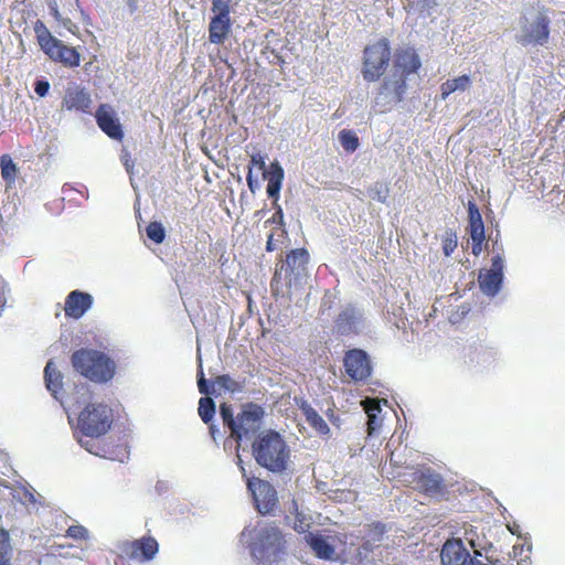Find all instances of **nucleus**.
I'll return each instance as SVG.
<instances>
[{
    "label": "nucleus",
    "instance_id": "nucleus-35",
    "mask_svg": "<svg viewBox=\"0 0 565 565\" xmlns=\"http://www.w3.org/2000/svg\"><path fill=\"white\" fill-rule=\"evenodd\" d=\"M12 547L10 544V535L7 530L0 527V559L11 556Z\"/></svg>",
    "mask_w": 565,
    "mask_h": 565
},
{
    "label": "nucleus",
    "instance_id": "nucleus-23",
    "mask_svg": "<svg viewBox=\"0 0 565 565\" xmlns=\"http://www.w3.org/2000/svg\"><path fill=\"white\" fill-rule=\"evenodd\" d=\"M264 175L268 179L267 194L274 199V202H277L284 180V170L278 162H274L270 164V171L267 174L264 173Z\"/></svg>",
    "mask_w": 565,
    "mask_h": 565
},
{
    "label": "nucleus",
    "instance_id": "nucleus-33",
    "mask_svg": "<svg viewBox=\"0 0 565 565\" xmlns=\"http://www.w3.org/2000/svg\"><path fill=\"white\" fill-rule=\"evenodd\" d=\"M441 244L445 256H450L457 248V234L451 230L447 231L443 237Z\"/></svg>",
    "mask_w": 565,
    "mask_h": 565
},
{
    "label": "nucleus",
    "instance_id": "nucleus-47",
    "mask_svg": "<svg viewBox=\"0 0 565 565\" xmlns=\"http://www.w3.org/2000/svg\"><path fill=\"white\" fill-rule=\"evenodd\" d=\"M10 559L11 556H9L8 558L0 559V565H11Z\"/></svg>",
    "mask_w": 565,
    "mask_h": 565
},
{
    "label": "nucleus",
    "instance_id": "nucleus-6",
    "mask_svg": "<svg viewBox=\"0 0 565 565\" xmlns=\"http://www.w3.org/2000/svg\"><path fill=\"white\" fill-rule=\"evenodd\" d=\"M33 30L41 50L52 61L58 62L68 68H74L79 65V52L75 47L67 46L61 40L54 38L43 21L36 20Z\"/></svg>",
    "mask_w": 565,
    "mask_h": 565
},
{
    "label": "nucleus",
    "instance_id": "nucleus-5",
    "mask_svg": "<svg viewBox=\"0 0 565 565\" xmlns=\"http://www.w3.org/2000/svg\"><path fill=\"white\" fill-rule=\"evenodd\" d=\"M220 415L225 426L228 427L231 437L239 443L243 438L254 435L260 425L264 411L259 405L247 404L235 417L232 406L227 403L220 405Z\"/></svg>",
    "mask_w": 565,
    "mask_h": 565
},
{
    "label": "nucleus",
    "instance_id": "nucleus-3",
    "mask_svg": "<svg viewBox=\"0 0 565 565\" xmlns=\"http://www.w3.org/2000/svg\"><path fill=\"white\" fill-rule=\"evenodd\" d=\"M252 556L264 565H277L286 554V540L279 527L266 524L253 529Z\"/></svg>",
    "mask_w": 565,
    "mask_h": 565
},
{
    "label": "nucleus",
    "instance_id": "nucleus-4",
    "mask_svg": "<svg viewBox=\"0 0 565 565\" xmlns=\"http://www.w3.org/2000/svg\"><path fill=\"white\" fill-rule=\"evenodd\" d=\"M72 366L84 377L94 383H107L116 373V364L106 353L82 348L73 352Z\"/></svg>",
    "mask_w": 565,
    "mask_h": 565
},
{
    "label": "nucleus",
    "instance_id": "nucleus-10",
    "mask_svg": "<svg viewBox=\"0 0 565 565\" xmlns=\"http://www.w3.org/2000/svg\"><path fill=\"white\" fill-rule=\"evenodd\" d=\"M238 466L243 478L246 479L247 489L253 497L257 511L262 514L271 512L278 503L277 492L273 484L259 478L247 477L246 469L241 458H238Z\"/></svg>",
    "mask_w": 565,
    "mask_h": 565
},
{
    "label": "nucleus",
    "instance_id": "nucleus-29",
    "mask_svg": "<svg viewBox=\"0 0 565 565\" xmlns=\"http://www.w3.org/2000/svg\"><path fill=\"white\" fill-rule=\"evenodd\" d=\"M198 412L204 424H210L212 422L215 415V403L210 395H205L200 398Z\"/></svg>",
    "mask_w": 565,
    "mask_h": 565
},
{
    "label": "nucleus",
    "instance_id": "nucleus-22",
    "mask_svg": "<svg viewBox=\"0 0 565 565\" xmlns=\"http://www.w3.org/2000/svg\"><path fill=\"white\" fill-rule=\"evenodd\" d=\"M503 274L494 273V270L480 271L478 281L481 291L487 296H495L502 285Z\"/></svg>",
    "mask_w": 565,
    "mask_h": 565
},
{
    "label": "nucleus",
    "instance_id": "nucleus-15",
    "mask_svg": "<svg viewBox=\"0 0 565 565\" xmlns=\"http://www.w3.org/2000/svg\"><path fill=\"white\" fill-rule=\"evenodd\" d=\"M467 232L472 241L471 252L475 256L481 254L486 241L484 225L481 213L473 201L468 202V227Z\"/></svg>",
    "mask_w": 565,
    "mask_h": 565
},
{
    "label": "nucleus",
    "instance_id": "nucleus-45",
    "mask_svg": "<svg viewBox=\"0 0 565 565\" xmlns=\"http://www.w3.org/2000/svg\"><path fill=\"white\" fill-rule=\"evenodd\" d=\"M423 8H431L436 4V0H417Z\"/></svg>",
    "mask_w": 565,
    "mask_h": 565
},
{
    "label": "nucleus",
    "instance_id": "nucleus-30",
    "mask_svg": "<svg viewBox=\"0 0 565 565\" xmlns=\"http://www.w3.org/2000/svg\"><path fill=\"white\" fill-rule=\"evenodd\" d=\"M338 137H339L341 146L348 152H354L360 146L359 137L352 130L342 129L339 132Z\"/></svg>",
    "mask_w": 565,
    "mask_h": 565
},
{
    "label": "nucleus",
    "instance_id": "nucleus-7",
    "mask_svg": "<svg viewBox=\"0 0 565 565\" xmlns=\"http://www.w3.org/2000/svg\"><path fill=\"white\" fill-rule=\"evenodd\" d=\"M310 255L306 248H296L287 253L286 258L276 266L271 279V289L277 295V285L284 280L288 289L300 285L307 276Z\"/></svg>",
    "mask_w": 565,
    "mask_h": 565
},
{
    "label": "nucleus",
    "instance_id": "nucleus-32",
    "mask_svg": "<svg viewBox=\"0 0 565 565\" xmlns=\"http://www.w3.org/2000/svg\"><path fill=\"white\" fill-rule=\"evenodd\" d=\"M274 205L276 207V211L273 214V216L265 222V224H267V223L276 224L278 226L276 230L278 232V236L281 237L286 234L285 222H284V212H282L281 206L277 202H274Z\"/></svg>",
    "mask_w": 565,
    "mask_h": 565
},
{
    "label": "nucleus",
    "instance_id": "nucleus-39",
    "mask_svg": "<svg viewBox=\"0 0 565 565\" xmlns=\"http://www.w3.org/2000/svg\"><path fill=\"white\" fill-rule=\"evenodd\" d=\"M50 89V83L47 81H38L34 84V92L40 96L44 97Z\"/></svg>",
    "mask_w": 565,
    "mask_h": 565
},
{
    "label": "nucleus",
    "instance_id": "nucleus-2",
    "mask_svg": "<svg viewBox=\"0 0 565 565\" xmlns=\"http://www.w3.org/2000/svg\"><path fill=\"white\" fill-rule=\"evenodd\" d=\"M252 451L260 467L271 472L287 469L290 450L279 433L269 429L259 434L252 444Z\"/></svg>",
    "mask_w": 565,
    "mask_h": 565
},
{
    "label": "nucleus",
    "instance_id": "nucleus-27",
    "mask_svg": "<svg viewBox=\"0 0 565 565\" xmlns=\"http://www.w3.org/2000/svg\"><path fill=\"white\" fill-rule=\"evenodd\" d=\"M471 85V78L469 75L463 74L452 79H447L440 86L441 98L446 99L450 94L456 90H466Z\"/></svg>",
    "mask_w": 565,
    "mask_h": 565
},
{
    "label": "nucleus",
    "instance_id": "nucleus-49",
    "mask_svg": "<svg viewBox=\"0 0 565 565\" xmlns=\"http://www.w3.org/2000/svg\"><path fill=\"white\" fill-rule=\"evenodd\" d=\"M476 556H481V553L479 551H475Z\"/></svg>",
    "mask_w": 565,
    "mask_h": 565
},
{
    "label": "nucleus",
    "instance_id": "nucleus-40",
    "mask_svg": "<svg viewBox=\"0 0 565 565\" xmlns=\"http://www.w3.org/2000/svg\"><path fill=\"white\" fill-rule=\"evenodd\" d=\"M249 167H257L259 170H265V159L260 154H254L250 159V166Z\"/></svg>",
    "mask_w": 565,
    "mask_h": 565
},
{
    "label": "nucleus",
    "instance_id": "nucleus-16",
    "mask_svg": "<svg viewBox=\"0 0 565 565\" xmlns=\"http://www.w3.org/2000/svg\"><path fill=\"white\" fill-rule=\"evenodd\" d=\"M92 105L90 94L79 85L70 86L62 99V108L67 111L90 114Z\"/></svg>",
    "mask_w": 565,
    "mask_h": 565
},
{
    "label": "nucleus",
    "instance_id": "nucleus-38",
    "mask_svg": "<svg viewBox=\"0 0 565 565\" xmlns=\"http://www.w3.org/2000/svg\"><path fill=\"white\" fill-rule=\"evenodd\" d=\"M363 405H364V409H365V413L366 414H371V413H375L377 415L381 414V406H380V402L375 398H366L364 402H363Z\"/></svg>",
    "mask_w": 565,
    "mask_h": 565
},
{
    "label": "nucleus",
    "instance_id": "nucleus-11",
    "mask_svg": "<svg viewBox=\"0 0 565 565\" xmlns=\"http://www.w3.org/2000/svg\"><path fill=\"white\" fill-rule=\"evenodd\" d=\"M343 366L347 375L354 382H366L372 375L370 356L362 349L347 351L343 358Z\"/></svg>",
    "mask_w": 565,
    "mask_h": 565
},
{
    "label": "nucleus",
    "instance_id": "nucleus-25",
    "mask_svg": "<svg viewBox=\"0 0 565 565\" xmlns=\"http://www.w3.org/2000/svg\"><path fill=\"white\" fill-rule=\"evenodd\" d=\"M302 414L309 426L315 429L319 435H329L330 428L327 422L318 414V412L311 407L308 403L303 402L300 406Z\"/></svg>",
    "mask_w": 565,
    "mask_h": 565
},
{
    "label": "nucleus",
    "instance_id": "nucleus-24",
    "mask_svg": "<svg viewBox=\"0 0 565 565\" xmlns=\"http://www.w3.org/2000/svg\"><path fill=\"white\" fill-rule=\"evenodd\" d=\"M44 381L46 388L56 398L63 388V374L57 370L56 365L50 360L44 369Z\"/></svg>",
    "mask_w": 565,
    "mask_h": 565
},
{
    "label": "nucleus",
    "instance_id": "nucleus-9",
    "mask_svg": "<svg viewBox=\"0 0 565 565\" xmlns=\"http://www.w3.org/2000/svg\"><path fill=\"white\" fill-rule=\"evenodd\" d=\"M404 481L429 498H443L447 492L444 477L431 467L418 466L405 473Z\"/></svg>",
    "mask_w": 565,
    "mask_h": 565
},
{
    "label": "nucleus",
    "instance_id": "nucleus-36",
    "mask_svg": "<svg viewBox=\"0 0 565 565\" xmlns=\"http://www.w3.org/2000/svg\"><path fill=\"white\" fill-rule=\"evenodd\" d=\"M66 536L76 541H84L88 539V531L83 525H71L66 530Z\"/></svg>",
    "mask_w": 565,
    "mask_h": 565
},
{
    "label": "nucleus",
    "instance_id": "nucleus-18",
    "mask_svg": "<svg viewBox=\"0 0 565 565\" xmlns=\"http://www.w3.org/2000/svg\"><path fill=\"white\" fill-rule=\"evenodd\" d=\"M93 301L88 292L78 289L71 291L65 298V316L76 320L82 318L92 308Z\"/></svg>",
    "mask_w": 565,
    "mask_h": 565
},
{
    "label": "nucleus",
    "instance_id": "nucleus-13",
    "mask_svg": "<svg viewBox=\"0 0 565 565\" xmlns=\"http://www.w3.org/2000/svg\"><path fill=\"white\" fill-rule=\"evenodd\" d=\"M198 388L203 395H218L220 391L230 393L239 392L242 385L227 374L218 375L209 383L204 376L202 364L200 363L198 370Z\"/></svg>",
    "mask_w": 565,
    "mask_h": 565
},
{
    "label": "nucleus",
    "instance_id": "nucleus-31",
    "mask_svg": "<svg viewBox=\"0 0 565 565\" xmlns=\"http://www.w3.org/2000/svg\"><path fill=\"white\" fill-rule=\"evenodd\" d=\"M146 233L149 239L156 244H161L166 237L164 228L160 222H150L146 227Z\"/></svg>",
    "mask_w": 565,
    "mask_h": 565
},
{
    "label": "nucleus",
    "instance_id": "nucleus-20",
    "mask_svg": "<svg viewBox=\"0 0 565 565\" xmlns=\"http://www.w3.org/2000/svg\"><path fill=\"white\" fill-rule=\"evenodd\" d=\"M306 542L311 547L317 557L321 559H333L335 550L334 547L320 534L308 533L305 536Z\"/></svg>",
    "mask_w": 565,
    "mask_h": 565
},
{
    "label": "nucleus",
    "instance_id": "nucleus-34",
    "mask_svg": "<svg viewBox=\"0 0 565 565\" xmlns=\"http://www.w3.org/2000/svg\"><path fill=\"white\" fill-rule=\"evenodd\" d=\"M232 0H212V12L217 17L231 18Z\"/></svg>",
    "mask_w": 565,
    "mask_h": 565
},
{
    "label": "nucleus",
    "instance_id": "nucleus-1",
    "mask_svg": "<svg viewBox=\"0 0 565 565\" xmlns=\"http://www.w3.org/2000/svg\"><path fill=\"white\" fill-rule=\"evenodd\" d=\"M391 73L383 78L376 89L373 108L383 114L404 100L407 93V81L418 73L422 60L413 47H398L392 55L390 41L381 38L367 44L363 50L361 74L365 82L380 81L390 66Z\"/></svg>",
    "mask_w": 565,
    "mask_h": 565
},
{
    "label": "nucleus",
    "instance_id": "nucleus-43",
    "mask_svg": "<svg viewBox=\"0 0 565 565\" xmlns=\"http://www.w3.org/2000/svg\"><path fill=\"white\" fill-rule=\"evenodd\" d=\"M275 235H276V232H271L269 235H268V238H267V243H266V250L267 252H273L276 249L277 245L275 243Z\"/></svg>",
    "mask_w": 565,
    "mask_h": 565
},
{
    "label": "nucleus",
    "instance_id": "nucleus-26",
    "mask_svg": "<svg viewBox=\"0 0 565 565\" xmlns=\"http://www.w3.org/2000/svg\"><path fill=\"white\" fill-rule=\"evenodd\" d=\"M358 318V312L353 307L343 309L334 321L338 332L341 334H350L351 332H355Z\"/></svg>",
    "mask_w": 565,
    "mask_h": 565
},
{
    "label": "nucleus",
    "instance_id": "nucleus-46",
    "mask_svg": "<svg viewBox=\"0 0 565 565\" xmlns=\"http://www.w3.org/2000/svg\"><path fill=\"white\" fill-rule=\"evenodd\" d=\"M308 527V524H305L302 521L299 524H295V530L299 533H305Z\"/></svg>",
    "mask_w": 565,
    "mask_h": 565
},
{
    "label": "nucleus",
    "instance_id": "nucleus-28",
    "mask_svg": "<svg viewBox=\"0 0 565 565\" xmlns=\"http://www.w3.org/2000/svg\"><path fill=\"white\" fill-rule=\"evenodd\" d=\"M1 177L8 185H12L15 182L18 175V167L13 162L10 154L4 153L0 157Z\"/></svg>",
    "mask_w": 565,
    "mask_h": 565
},
{
    "label": "nucleus",
    "instance_id": "nucleus-17",
    "mask_svg": "<svg viewBox=\"0 0 565 565\" xmlns=\"http://www.w3.org/2000/svg\"><path fill=\"white\" fill-rule=\"evenodd\" d=\"M443 565H478L463 546L461 540L446 541L440 553Z\"/></svg>",
    "mask_w": 565,
    "mask_h": 565
},
{
    "label": "nucleus",
    "instance_id": "nucleus-41",
    "mask_svg": "<svg viewBox=\"0 0 565 565\" xmlns=\"http://www.w3.org/2000/svg\"><path fill=\"white\" fill-rule=\"evenodd\" d=\"M491 263V268L489 270H494V273L503 274V260L499 255L494 256Z\"/></svg>",
    "mask_w": 565,
    "mask_h": 565
},
{
    "label": "nucleus",
    "instance_id": "nucleus-19",
    "mask_svg": "<svg viewBox=\"0 0 565 565\" xmlns=\"http://www.w3.org/2000/svg\"><path fill=\"white\" fill-rule=\"evenodd\" d=\"M231 18L213 15L209 23V41L212 44H223L231 33Z\"/></svg>",
    "mask_w": 565,
    "mask_h": 565
},
{
    "label": "nucleus",
    "instance_id": "nucleus-14",
    "mask_svg": "<svg viewBox=\"0 0 565 565\" xmlns=\"http://www.w3.org/2000/svg\"><path fill=\"white\" fill-rule=\"evenodd\" d=\"M95 119L99 129L109 138L121 141L124 130L111 105L100 104L95 111Z\"/></svg>",
    "mask_w": 565,
    "mask_h": 565
},
{
    "label": "nucleus",
    "instance_id": "nucleus-42",
    "mask_svg": "<svg viewBox=\"0 0 565 565\" xmlns=\"http://www.w3.org/2000/svg\"><path fill=\"white\" fill-rule=\"evenodd\" d=\"M246 181H247V185H248L249 190L252 192H255V190L257 188V183H256V181L253 178L252 167H248V173H247V177H246Z\"/></svg>",
    "mask_w": 565,
    "mask_h": 565
},
{
    "label": "nucleus",
    "instance_id": "nucleus-37",
    "mask_svg": "<svg viewBox=\"0 0 565 565\" xmlns=\"http://www.w3.org/2000/svg\"><path fill=\"white\" fill-rule=\"evenodd\" d=\"M367 415V433L369 435H372L374 431H376L381 425L382 419L380 415L375 413L366 414Z\"/></svg>",
    "mask_w": 565,
    "mask_h": 565
},
{
    "label": "nucleus",
    "instance_id": "nucleus-44",
    "mask_svg": "<svg viewBox=\"0 0 565 565\" xmlns=\"http://www.w3.org/2000/svg\"><path fill=\"white\" fill-rule=\"evenodd\" d=\"M508 530L513 534V535H518L520 536L521 535V531H520V525L516 524V523H513V524H508Z\"/></svg>",
    "mask_w": 565,
    "mask_h": 565
},
{
    "label": "nucleus",
    "instance_id": "nucleus-8",
    "mask_svg": "<svg viewBox=\"0 0 565 565\" xmlns=\"http://www.w3.org/2000/svg\"><path fill=\"white\" fill-rule=\"evenodd\" d=\"M113 425V409L104 403H90L84 407L77 418L79 431L93 438L105 435Z\"/></svg>",
    "mask_w": 565,
    "mask_h": 565
},
{
    "label": "nucleus",
    "instance_id": "nucleus-21",
    "mask_svg": "<svg viewBox=\"0 0 565 565\" xmlns=\"http://www.w3.org/2000/svg\"><path fill=\"white\" fill-rule=\"evenodd\" d=\"M550 20L540 15L535 22V24L532 26L531 32L523 36L521 40L522 44H529V43H535L543 45L547 42L548 35H550V29H548Z\"/></svg>",
    "mask_w": 565,
    "mask_h": 565
},
{
    "label": "nucleus",
    "instance_id": "nucleus-12",
    "mask_svg": "<svg viewBox=\"0 0 565 565\" xmlns=\"http://www.w3.org/2000/svg\"><path fill=\"white\" fill-rule=\"evenodd\" d=\"M120 550L128 559L147 563L152 561L158 554L159 543L154 537L147 535L134 541L124 542Z\"/></svg>",
    "mask_w": 565,
    "mask_h": 565
},
{
    "label": "nucleus",
    "instance_id": "nucleus-48",
    "mask_svg": "<svg viewBox=\"0 0 565 565\" xmlns=\"http://www.w3.org/2000/svg\"><path fill=\"white\" fill-rule=\"evenodd\" d=\"M210 433L214 437V434H215V426L214 425H210Z\"/></svg>",
    "mask_w": 565,
    "mask_h": 565
}]
</instances>
